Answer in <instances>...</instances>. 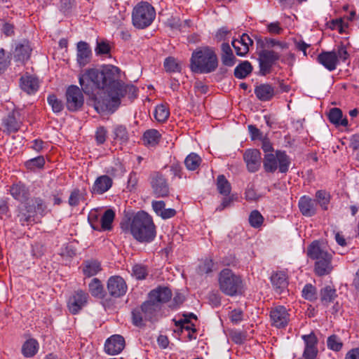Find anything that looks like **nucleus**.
Returning <instances> with one entry per match:
<instances>
[{
    "label": "nucleus",
    "mask_w": 359,
    "mask_h": 359,
    "mask_svg": "<svg viewBox=\"0 0 359 359\" xmlns=\"http://www.w3.org/2000/svg\"><path fill=\"white\" fill-rule=\"evenodd\" d=\"M121 228L124 232H130L140 242H151L156 237V226L152 217L146 212L136 213L131 222H122Z\"/></svg>",
    "instance_id": "nucleus-2"
},
{
    "label": "nucleus",
    "mask_w": 359,
    "mask_h": 359,
    "mask_svg": "<svg viewBox=\"0 0 359 359\" xmlns=\"http://www.w3.org/2000/svg\"><path fill=\"white\" fill-rule=\"evenodd\" d=\"M248 130L250 133V136L252 140H261L262 139V133L261 131L256 128L255 126L250 125L248 126Z\"/></svg>",
    "instance_id": "nucleus-63"
},
{
    "label": "nucleus",
    "mask_w": 359,
    "mask_h": 359,
    "mask_svg": "<svg viewBox=\"0 0 359 359\" xmlns=\"http://www.w3.org/2000/svg\"><path fill=\"white\" fill-rule=\"evenodd\" d=\"M257 44L261 48L268 49L278 46L280 49H287L289 48V45L285 41H280L276 40L274 39H271L268 37H265L264 39H259L257 41Z\"/></svg>",
    "instance_id": "nucleus-31"
},
{
    "label": "nucleus",
    "mask_w": 359,
    "mask_h": 359,
    "mask_svg": "<svg viewBox=\"0 0 359 359\" xmlns=\"http://www.w3.org/2000/svg\"><path fill=\"white\" fill-rule=\"evenodd\" d=\"M88 302V294L83 291H77L71 296L67 302L69 311L72 314H76L86 305Z\"/></svg>",
    "instance_id": "nucleus-15"
},
{
    "label": "nucleus",
    "mask_w": 359,
    "mask_h": 359,
    "mask_svg": "<svg viewBox=\"0 0 359 359\" xmlns=\"http://www.w3.org/2000/svg\"><path fill=\"white\" fill-rule=\"evenodd\" d=\"M307 255L316 260L315 272L319 276L330 274L333 269L332 255L319 241H313L307 248Z\"/></svg>",
    "instance_id": "nucleus-4"
},
{
    "label": "nucleus",
    "mask_w": 359,
    "mask_h": 359,
    "mask_svg": "<svg viewBox=\"0 0 359 359\" xmlns=\"http://www.w3.org/2000/svg\"><path fill=\"white\" fill-rule=\"evenodd\" d=\"M107 290L113 297L123 296L128 290V286L123 278L118 276H111L107 282Z\"/></svg>",
    "instance_id": "nucleus-12"
},
{
    "label": "nucleus",
    "mask_w": 359,
    "mask_h": 359,
    "mask_svg": "<svg viewBox=\"0 0 359 359\" xmlns=\"http://www.w3.org/2000/svg\"><path fill=\"white\" fill-rule=\"evenodd\" d=\"M83 198L79 190H74L72 192L69 198V204L71 206H75L79 204L81 200Z\"/></svg>",
    "instance_id": "nucleus-58"
},
{
    "label": "nucleus",
    "mask_w": 359,
    "mask_h": 359,
    "mask_svg": "<svg viewBox=\"0 0 359 359\" xmlns=\"http://www.w3.org/2000/svg\"><path fill=\"white\" fill-rule=\"evenodd\" d=\"M214 263L212 259L205 258L201 261L198 267V273L200 275L209 273L212 271Z\"/></svg>",
    "instance_id": "nucleus-48"
},
{
    "label": "nucleus",
    "mask_w": 359,
    "mask_h": 359,
    "mask_svg": "<svg viewBox=\"0 0 359 359\" xmlns=\"http://www.w3.org/2000/svg\"><path fill=\"white\" fill-rule=\"evenodd\" d=\"M126 345L124 338L119 334L111 336L105 342L104 350L109 355L120 353Z\"/></svg>",
    "instance_id": "nucleus-16"
},
{
    "label": "nucleus",
    "mask_w": 359,
    "mask_h": 359,
    "mask_svg": "<svg viewBox=\"0 0 359 359\" xmlns=\"http://www.w3.org/2000/svg\"><path fill=\"white\" fill-rule=\"evenodd\" d=\"M336 290L327 285L320 290V299L324 304L332 302L337 297Z\"/></svg>",
    "instance_id": "nucleus-38"
},
{
    "label": "nucleus",
    "mask_w": 359,
    "mask_h": 359,
    "mask_svg": "<svg viewBox=\"0 0 359 359\" xmlns=\"http://www.w3.org/2000/svg\"><path fill=\"white\" fill-rule=\"evenodd\" d=\"M302 339L305 343V348L303 353L304 359H316L318 353L317 348L318 339L314 333L303 335Z\"/></svg>",
    "instance_id": "nucleus-14"
},
{
    "label": "nucleus",
    "mask_w": 359,
    "mask_h": 359,
    "mask_svg": "<svg viewBox=\"0 0 359 359\" xmlns=\"http://www.w3.org/2000/svg\"><path fill=\"white\" fill-rule=\"evenodd\" d=\"M38 348V342L35 339H30L23 344L22 353L25 357H32L36 353Z\"/></svg>",
    "instance_id": "nucleus-37"
},
{
    "label": "nucleus",
    "mask_w": 359,
    "mask_h": 359,
    "mask_svg": "<svg viewBox=\"0 0 359 359\" xmlns=\"http://www.w3.org/2000/svg\"><path fill=\"white\" fill-rule=\"evenodd\" d=\"M113 180L108 175H102L96 179L93 184V192L102 194L107 192L112 186Z\"/></svg>",
    "instance_id": "nucleus-24"
},
{
    "label": "nucleus",
    "mask_w": 359,
    "mask_h": 359,
    "mask_svg": "<svg viewBox=\"0 0 359 359\" xmlns=\"http://www.w3.org/2000/svg\"><path fill=\"white\" fill-rule=\"evenodd\" d=\"M148 269L146 266L137 264L133 266L132 275L137 280H144L148 276Z\"/></svg>",
    "instance_id": "nucleus-45"
},
{
    "label": "nucleus",
    "mask_w": 359,
    "mask_h": 359,
    "mask_svg": "<svg viewBox=\"0 0 359 359\" xmlns=\"http://www.w3.org/2000/svg\"><path fill=\"white\" fill-rule=\"evenodd\" d=\"M107 137V130L104 126H100L97 128L95 134V139L96 143L99 144H102L106 141Z\"/></svg>",
    "instance_id": "nucleus-54"
},
{
    "label": "nucleus",
    "mask_w": 359,
    "mask_h": 359,
    "mask_svg": "<svg viewBox=\"0 0 359 359\" xmlns=\"http://www.w3.org/2000/svg\"><path fill=\"white\" fill-rule=\"evenodd\" d=\"M91 295L98 299H103L106 295L104 285L97 278L91 279Z\"/></svg>",
    "instance_id": "nucleus-36"
},
{
    "label": "nucleus",
    "mask_w": 359,
    "mask_h": 359,
    "mask_svg": "<svg viewBox=\"0 0 359 359\" xmlns=\"http://www.w3.org/2000/svg\"><path fill=\"white\" fill-rule=\"evenodd\" d=\"M161 138V135L156 129H149L144 133L142 140L144 144L148 147H155Z\"/></svg>",
    "instance_id": "nucleus-27"
},
{
    "label": "nucleus",
    "mask_w": 359,
    "mask_h": 359,
    "mask_svg": "<svg viewBox=\"0 0 359 359\" xmlns=\"http://www.w3.org/2000/svg\"><path fill=\"white\" fill-rule=\"evenodd\" d=\"M165 203L163 201H154L152 202V208L154 212L159 216L165 208Z\"/></svg>",
    "instance_id": "nucleus-61"
},
{
    "label": "nucleus",
    "mask_w": 359,
    "mask_h": 359,
    "mask_svg": "<svg viewBox=\"0 0 359 359\" xmlns=\"http://www.w3.org/2000/svg\"><path fill=\"white\" fill-rule=\"evenodd\" d=\"M217 188L219 194L224 196H228L231 189L230 183L223 175L217 177Z\"/></svg>",
    "instance_id": "nucleus-40"
},
{
    "label": "nucleus",
    "mask_w": 359,
    "mask_h": 359,
    "mask_svg": "<svg viewBox=\"0 0 359 359\" xmlns=\"http://www.w3.org/2000/svg\"><path fill=\"white\" fill-rule=\"evenodd\" d=\"M316 203H318L323 210H327L330 201V195L325 190H318L316 193Z\"/></svg>",
    "instance_id": "nucleus-39"
},
{
    "label": "nucleus",
    "mask_w": 359,
    "mask_h": 359,
    "mask_svg": "<svg viewBox=\"0 0 359 359\" xmlns=\"http://www.w3.org/2000/svg\"><path fill=\"white\" fill-rule=\"evenodd\" d=\"M114 134L115 136L116 140H118L123 142H126L128 141L129 137H128V133L127 131V129L123 126H117L114 130Z\"/></svg>",
    "instance_id": "nucleus-51"
},
{
    "label": "nucleus",
    "mask_w": 359,
    "mask_h": 359,
    "mask_svg": "<svg viewBox=\"0 0 359 359\" xmlns=\"http://www.w3.org/2000/svg\"><path fill=\"white\" fill-rule=\"evenodd\" d=\"M264 222V217L257 210L251 212L249 216V223L254 228L260 227Z\"/></svg>",
    "instance_id": "nucleus-47"
},
{
    "label": "nucleus",
    "mask_w": 359,
    "mask_h": 359,
    "mask_svg": "<svg viewBox=\"0 0 359 359\" xmlns=\"http://www.w3.org/2000/svg\"><path fill=\"white\" fill-rule=\"evenodd\" d=\"M115 218V212L112 209H107L101 217V229L103 231H111L112 223Z\"/></svg>",
    "instance_id": "nucleus-34"
},
{
    "label": "nucleus",
    "mask_w": 359,
    "mask_h": 359,
    "mask_svg": "<svg viewBox=\"0 0 359 359\" xmlns=\"http://www.w3.org/2000/svg\"><path fill=\"white\" fill-rule=\"evenodd\" d=\"M255 94L261 101H269L274 96V89L269 84H261L256 86Z\"/></svg>",
    "instance_id": "nucleus-26"
},
{
    "label": "nucleus",
    "mask_w": 359,
    "mask_h": 359,
    "mask_svg": "<svg viewBox=\"0 0 359 359\" xmlns=\"http://www.w3.org/2000/svg\"><path fill=\"white\" fill-rule=\"evenodd\" d=\"M66 107L69 111L79 110L83 104L84 97L80 88L75 85L69 86L65 93Z\"/></svg>",
    "instance_id": "nucleus-9"
},
{
    "label": "nucleus",
    "mask_w": 359,
    "mask_h": 359,
    "mask_svg": "<svg viewBox=\"0 0 359 359\" xmlns=\"http://www.w3.org/2000/svg\"><path fill=\"white\" fill-rule=\"evenodd\" d=\"M156 11L151 5L147 2H140L133 8L132 22L137 29H144L154 21Z\"/></svg>",
    "instance_id": "nucleus-7"
},
{
    "label": "nucleus",
    "mask_w": 359,
    "mask_h": 359,
    "mask_svg": "<svg viewBox=\"0 0 359 359\" xmlns=\"http://www.w3.org/2000/svg\"><path fill=\"white\" fill-rule=\"evenodd\" d=\"M17 113L13 111L2 120L4 132L7 134L16 133L21 127L22 123L16 117Z\"/></svg>",
    "instance_id": "nucleus-22"
},
{
    "label": "nucleus",
    "mask_w": 359,
    "mask_h": 359,
    "mask_svg": "<svg viewBox=\"0 0 359 359\" xmlns=\"http://www.w3.org/2000/svg\"><path fill=\"white\" fill-rule=\"evenodd\" d=\"M298 207L300 212L305 217H312L317 212L316 201L307 196L300 198Z\"/></svg>",
    "instance_id": "nucleus-17"
},
{
    "label": "nucleus",
    "mask_w": 359,
    "mask_h": 359,
    "mask_svg": "<svg viewBox=\"0 0 359 359\" xmlns=\"http://www.w3.org/2000/svg\"><path fill=\"white\" fill-rule=\"evenodd\" d=\"M142 311H143L144 320H150L154 316L157 310L160 309L158 304H156L149 297L147 301L141 305Z\"/></svg>",
    "instance_id": "nucleus-30"
},
{
    "label": "nucleus",
    "mask_w": 359,
    "mask_h": 359,
    "mask_svg": "<svg viewBox=\"0 0 359 359\" xmlns=\"http://www.w3.org/2000/svg\"><path fill=\"white\" fill-rule=\"evenodd\" d=\"M119 77L120 69L113 65L104 66L101 70L91 69V81L97 88L102 89L93 98L94 109L99 114L114 113L120 106L121 98L127 94L131 97H137L136 88L126 85Z\"/></svg>",
    "instance_id": "nucleus-1"
},
{
    "label": "nucleus",
    "mask_w": 359,
    "mask_h": 359,
    "mask_svg": "<svg viewBox=\"0 0 359 359\" xmlns=\"http://www.w3.org/2000/svg\"><path fill=\"white\" fill-rule=\"evenodd\" d=\"M259 74L262 76H266L270 74L273 65L280 60V55L278 53L273 50L262 48L258 53Z\"/></svg>",
    "instance_id": "nucleus-8"
},
{
    "label": "nucleus",
    "mask_w": 359,
    "mask_h": 359,
    "mask_svg": "<svg viewBox=\"0 0 359 359\" xmlns=\"http://www.w3.org/2000/svg\"><path fill=\"white\" fill-rule=\"evenodd\" d=\"M45 165V159L43 156H39L31 158L25 163V167L30 170H36L42 168Z\"/></svg>",
    "instance_id": "nucleus-43"
},
{
    "label": "nucleus",
    "mask_w": 359,
    "mask_h": 359,
    "mask_svg": "<svg viewBox=\"0 0 359 359\" xmlns=\"http://www.w3.org/2000/svg\"><path fill=\"white\" fill-rule=\"evenodd\" d=\"M150 184L153 193L157 197H166L169 195V186L165 176L160 172H154L150 175Z\"/></svg>",
    "instance_id": "nucleus-10"
},
{
    "label": "nucleus",
    "mask_w": 359,
    "mask_h": 359,
    "mask_svg": "<svg viewBox=\"0 0 359 359\" xmlns=\"http://www.w3.org/2000/svg\"><path fill=\"white\" fill-rule=\"evenodd\" d=\"M317 60L329 71H333L337 67V55L334 51H323L318 55Z\"/></svg>",
    "instance_id": "nucleus-20"
},
{
    "label": "nucleus",
    "mask_w": 359,
    "mask_h": 359,
    "mask_svg": "<svg viewBox=\"0 0 359 359\" xmlns=\"http://www.w3.org/2000/svg\"><path fill=\"white\" fill-rule=\"evenodd\" d=\"M172 297L171 290L167 287H158L151 290L149 297L160 306L161 304L168 302Z\"/></svg>",
    "instance_id": "nucleus-19"
},
{
    "label": "nucleus",
    "mask_w": 359,
    "mask_h": 359,
    "mask_svg": "<svg viewBox=\"0 0 359 359\" xmlns=\"http://www.w3.org/2000/svg\"><path fill=\"white\" fill-rule=\"evenodd\" d=\"M218 66V59L215 51L208 46L196 48L190 59V68L194 73L208 74Z\"/></svg>",
    "instance_id": "nucleus-3"
},
{
    "label": "nucleus",
    "mask_w": 359,
    "mask_h": 359,
    "mask_svg": "<svg viewBox=\"0 0 359 359\" xmlns=\"http://www.w3.org/2000/svg\"><path fill=\"white\" fill-rule=\"evenodd\" d=\"M243 311L241 309H234L230 313L231 320L234 323H238L243 319Z\"/></svg>",
    "instance_id": "nucleus-60"
},
{
    "label": "nucleus",
    "mask_w": 359,
    "mask_h": 359,
    "mask_svg": "<svg viewBox=\"0 0 359 359\" xmlns=\"http://www.w3.org/2000/svg\"><path fill=\"white\" fill-rule=\"evenodd\" d=\"M328 118L329 121L336 126H346L348 125V120L346 118H342V111L339 108L331 109Z\"/></svg>",
    "instance_id": "nucleus-33"
},
{
    "label": "nucleus",
    "mask_w": 359,
    "mask_h": 359,
    "mask_svg": "<svg viewBox=\"0 0 359 359\" xmlns=\"http://www.w3.org/2000/svg\"><path fill=\"white\" fill-rule=\"evenodd\" d=\"M252 71V66L248 61L242 62L234 69L235 77L243 79L247 77Z\"/></svg>",
    "instance_id": "nucleus-35"
},
{
    "label": "nucleus",
    "mask_w": 359,
    "mask_h": 359,
    "mask_svg": "<svg viewBox=\"0 0 359 359\" xmlns=\"http://www.w3.org/2000/svg\"><path fill=\"white\" fill-rule=\"evenodd\" d=\"M79 82L83 92L87 95L90 93V69H86L79 76Z\"/></svg>",
    "instance_id": "nucleus-42"
},
{
    "label": "nucleus",
    "mask_w": 359,
    "mask_h": 359,
    "mask_svg": "<svg viewBox=\"0 0 359 359\" xmlns=\"http://www.w3.org/2000/svg\"><path fill=\"white\" fill-rule=\"evenodd\" d=\"M170 111L168 108L163 104L158 105L154 111V117L158 122H165L169 117Z\"/></svg>",
    "instance_id": "nucleus-44"
},
{
    "label": "nucleus",
    "mask_w": 359,
    "mask_h": 359,
    "mask_svg": "<svg viewBox=\"0 0 359 359\" xmlns=\"http://www.w3.org/2000/svg\"><path fill=\"white\" fill-rule=\"evenodd\" d=\"M271 283L277 293L279 294L287 292L288 285L287 277L283 271L273 273L271 276Z\"/></svg>",
    "instance_id": "nucleus-21"
},
{
    "label": "nucleus",
    "mask_w": 359,
    "mask_h": 359,
    "mask_svg": "<svg viewBox=\"0 0 359 359\" xmlns=\"http://www.w3.org/2000/svg\"><path fill=\"white\" fill-rule=\"evenodd\" d=\"M222 51V61L223 65L231 67L235 64L236 57H234L232 50L228 43H223L221 46Z\"/></svg>",
    "instance_id": "nucleus-32"
},
{
    "label": "nucleus",
    "mask_w": 359,
    "mask_h": 359,
    "mask_svg": "<svg viewBox=\"0 0 359 359\" xmlns=\"http://www.w3.org/2000/svg\"><path fill=\"white\" fill-rule=\"evenodd\" d=\"M12 196L20 202H25L29 197V192L26 186L21 183L13 184L10 188Z\"/></svg>",
    "instance_id": "nucleus-25"
},
{
    "label": "nucleus",
    "mask_w": 359,
    "mask_h": 359,
    "mask_svg": "<svg viewBox=\"0 0 359 359\" xmlns=\"http://www.w3.org/2000/svg\"><path fill=\"white\" fill-rule=\"evenodd\" d=\"M245 194L247 201H256L259 198L255 190L252 187L247 188Z\"/></svg>",
    "instance_id": "nucleus-62"
},
{
    "label": "nucleus",
    "mask_w": 359,
    "mask_h": 359,
    "mask_svg": "<svg viewBox=\"0 0 359 359\" xmlns=\"http://www.w3.org/2000/svg\"><path fill=\"white\" fill-rule=\"evenodd\" d=\"M231 44L233 47L234 48L236 53L239 56H244L245 55L248 51L249 48L248 46H245V45H243L241 43L239 39H234L231 42Z\"/></svg>",
    "instance_id": "nucleus-55"
},
{
    "label": "nucleus",
    "mask_w": 359,
    "mask_h": 359,
    "mask_svg": "<svg viewBox=\"0 0 359 359\" xmlns=\"http://www.w3.org/2000/svg\"><path fill=\"white\" fill-rule=\"evenodd\" d=\"M230 337L236 344H241L246 340L247 335L245 332L235 330L230 332Z\"/></svg>",
    "instance_id": "nucleus-57"
},
{
    "label": "nucleus",
    "mask_w": 359,
    "mask_h": 359,
    "mask_svg": "<svg viewBox=\"0 0 359 359\" xmlns=\"http://www.w3.org/2000/svg\"><path fill=\"white\" fill-rule=\"evenodd\" d=\"M111 46L109 41L104 39H97L95 53L100 57H111Z\"/></svg>",
    "instance_id": "nucleus-28"
},
{
    "label": "nucleus",
    "mask_w": 359,
    "mask_h": 359,
    "mask_svg": "<svg viewBox=\"0 0 359 359\" xmlns=\"http://www.w3.org/2000/svg\"><path fill=\"white\" fill-rule=\"evenodd\" d=\"M290 165V159L285 151H276V153L266 154L263 159V167L266 172L273 173L278 169L280 172H287Z\"/></svg>",
    "instance_id": "nucleus-6"
},
{
    "label": "nucleus",
    "mask_w": 359,
    "mask_h": 359,
    "mask_svg": "<svg viewBox=\"0 0 359 359\" xmlns=\"http://www.w3.org/2000/svg\"><path fill=\"white\" fill-rule=\"evenodd\" d=\"M20 88L27 94H34L39 89V80L30 75L22 76L20 78Z\"/></svg>",
    "instance_id": "nucleus-23"
},
{
    "label": "nucleus",
    "mask_w": 359,
    "mask_h": 359,
    "mask_svg": "<svg viewBox=\"0 0 359 359\" xmlns=\"http://www.w3.org/2000/svg\"><path fill=\"white\" fill-rule=\"evenodd\" d=\"M201 157L195 153L188 155L184 161L185 165L189 170H196L201 165Z\"/></svg>",
    "instance_id": "nucleus-41"
},
{
    "label": "nucleus",
    "mask_w": 359,
    "mask_h": 359,
    "mask_svg": "<svg viewBox=\"0 0 359 359\" xmlns=\"http://www.w3.org/2000/svg\"><path fill=\"white\" fill-rule=\"evenodd\" d=\"M330 28L332 29H336L339 32V33H343L345 32V29L348 28V22L345 21V18H340L332 20L330 22Z\"/></svg>",
    "instance_id": "nucleus-50"
},
{
    "label": "nucleus",
    "mask_w": 359,
    "mask_h": 359,
    "mask_svg": "<svg viewBox=\"0 0 359 359\" xmlns=\"http://www.w3.org/2000/svg\"><path fill=\"white\" fill-rule=\"evenodd\" d=\"M32 52V48L29 42L18 44L15 50V57L22 62L27 60Z\"/></svg>",
    "instance_id": "nucleus-29"
},
{
    "label": "nucleus",
    "mask_w": 359,
    "mask_h": 359,
    "mask_svg": "<svg viewBox=\"0 0 359 359\" xmlns=\"http://www.w3.org/2000/svg\"><path fill=\"white\" fill-rule=\"evenodd\" d=\"M345 359H359V348H354L347 352Z\"/></svg>",
    "instance_id": "nucleus-64"
},
{
    "label": "nucleus",
    "mask_w": 359,
    "mask_h": 359,
    "mask_svg": "<svg viewBox=\"0 0 359 359\" xmlns=\"http://www.w3.org/2000/svg\"><path fill=\"white\" fill-rule=\"evenodd\" d=\"M290 315L283 306H278L271 309L269 318L271 325L276 328H285L290 322Z\"/></svg>",
    "instance_id": "nucleus-11"
},
{
    "label": "nucleus",
    "mask_w": 359,
    "mask_h": 359,
    "mask_svg": "<svg viewBox=\"0 0 359 359\" xmlns=\"http://www.w3.org/2000/svg\"><path fill=\"white\" fill-rule=\"evenodd\" d=\"M218 281L220 290L226 295L233 297L242 292L241 277L229 269H224L220 271Z\"/></svg>",
    "instance_id": "nucleus-5"
},
{
    "label": "nucleus",
    "mask_w": 359,
    "mask_h": 359,
    "mask_svg": "<svg viewBox=\"0 0 359 359\" xmlns=\"http://www.w3.org/2000/svg\"><path fill=\"white\" fill-rule=\"evenodd\" d=\"M302 296L309 300L316 299V288L311 284H307L302 290Z\"/></svg>",
    "instance_id": "nucleus-56"
},
{
    "label": "nucleus",
    "mask_w": 359,
    "mask_h": 359,
    "mask_svg": "<svg viewBox=\"0 0 359 359\" xmlns=\"http://www.w3.org/2000/svg\"><path fill=\"white\" fill-rule=\"evenodd\" d=\"M138 183V177L136 172H131L129 175V178L128 180V189L130 191H132L133 189H136V187Z\"/></svg>",
    "instance_id": "nucleus-59"
},
{
    "label": "nucleus",
    "mask_w": 359,
    "mask_h": 359,
    "mask_svg": "<svg viewBox=\"0 0 359 359\" xmlns=\"http://www.w3.org/2000/svg\"><path fill=\"white\" fill-rule=\"evenodd\" d=\"M133 323L137 327H141L144 325V313L141 307L135 309L132 312Z\"/></svg>",
    "instance_id": "nucleus-52"
},
{
    "label": "nucleus",
    "mask_w": 359,
    "mask_h": 359,
    "mask_svg": "<svg viewBox=\"0 0 359 359\" xmlns=\"http://www.w3.org/2000/svg\"><path fill=\"white\" fill-rule=\"evenodd\" d=\"M76 62L83 68L90 62V47L88 43L79 41L76 45Z\"/></svg>",
    "instance_id": "nucleus-18"
},
{
    "label": "nucleus",
    "mask_w": 359,
    "mask_h": 359,
    "mask_svg": "<svg viewBox=\"0 0 359 359\" xmlns=\"http://www.w3.org/2000/svg\"><path fill=\"white\" fill-rule=\"evenodd\" d=\"M327 346L329 349L337 352L341 350L343 343L338 336L332 334L327 338Z\"/></svg>",
    "instance_id": "nucleus-46"
},
{
    "label": "nucleus",
    "mask_w": 359,
    "mask_h": 359,
    "mask_svg": "<svg viewBox=\"0 0 359 359\" xmlns=\"http://www.w3.org/2000/svg\"><path fill=\"white\" fill-rule=\"evenodd\" d=\"M48 104L51 106L54 113H60L62 111L64 105L62 102L55 95H50L47 98Z\"/></svg>",
    "instance_id": "nucleus-49"
},
{
    "label": "nucleus",
    "mask_w": 359,
    "mask_h": 359,
    "mask_svg": "<svg viewBox=\"0 0 359 359\" xmlns=\"http://www.w3.org/2000/svg\"><path fill=\"white\" fill-rule=\"evenodd\" d=\"M243 159L249 172H255L260 168L262 158L261 153L258 149L246 150L243 154Z\"/></svg>",
    "instance_id": "nucleus-13"
},
{
    "label": "nucleus",
    "mask_w": 359,
    "mask_h": 359,
    "mask_svg": "<svg viewBox=\"0 0 359 359\" xmlns=\"http://www.w3.org/2000/svg\"><path fill=\"white\" fill-rule=\"evenodd\" d=\"M164 67L166 72H176L180 71V67L174 57H168L165 60Z\"/></svg>",
    "instance_id": "nucleus-53"
}]
</instances>
